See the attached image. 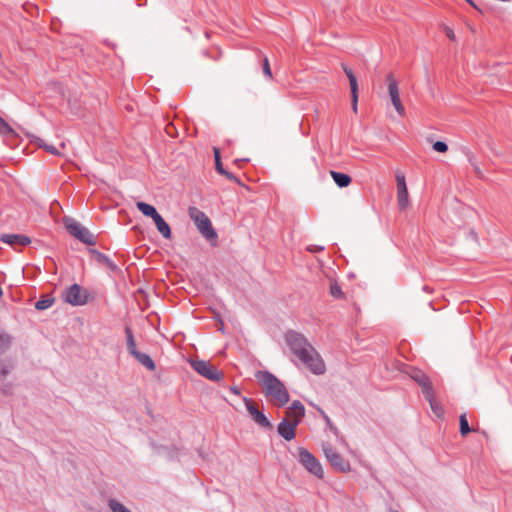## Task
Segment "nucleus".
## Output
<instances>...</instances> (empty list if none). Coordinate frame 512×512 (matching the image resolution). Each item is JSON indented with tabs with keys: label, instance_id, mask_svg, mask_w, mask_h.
I'll return each mask as SVG.
<instances>
[{
	"label": "nucleus",
	"instance_id": "obj_1",
	"mask_svg": "<svg viewBox=\"0 0 512 512\" xmlns=\"http://www.w3.org/2000/svg\"><path fill=\"white\" fill-rule=\"evenodd\" d=\"M285 342L293 355L313 374L322 375L326 371L325 363L308 341L300 332L288 330L284 336Z\"/></svg>",
	"mask_w": 512,
	"mask_h": 512
},
{
	"label": "nucleus",
	"instance_id": "obj_2",
	"mask_svg": "<svg viewBox=\"0 0 512 512\" xmlns=\"http://www.w3.org/2000/svg\"><path fill=\"white\" fill-rule=\"evenodd\" d=\"M256 377L264 388L265 396L274 405L283 407L289 402L290 396L285 385L275 375L269 371H259Z\"/></svg>",
	"mask_w": 512,
	"mask_h": 512
},
{
	"label": "nucleus",
	"instance_id": "obj_3",
	"mask_svg": "<svg viewBox=\"0 0 512 512\" xmlns=\"http://www.w3.org/2000/svg\"><path fill=\"white\" fill-rule=\"evenodd\" d=\"M189 215L197 226L198 231L208 241L217 239V233L212 227V223L207 215L199 209L192 207L189 208Z\"/></svg>",
	"mask_w": 512,
	"mask_h": 512
},
{
	"label": "nucleus",
	"instance_id": "obj_4",
	"mask_svg": "<svg viewBox=\"0 0 512 512\" xmlns=\"http://www.w3.org/2000/svg\"><path fill=\"white\" fill-rule=\"evenodd\" d=\"M64 225L67 231L82 243L89 246H93L96 244L94 235L75 219L71 217H66L64 219Z\"/></svg>",
	"mask_w": 512,
	"mask_h": 512
},
{
	"label": "nucleus",
	"instance_id": "obj_5",
	"mask_svg": "<svg viewBox=\"0 0 512 512\" xmlns=\"http://www.w3.org/2000/svg\"><path fill=\"white\" fill-rule=\"evenodd\" d=\"M89 298V291L76 283L63 292V300L72 306H83L88 303Z\"/></svg>",
	"mask_w": 512,
	"mask_h": 512
},
{
	"label": "nucleus",
	"instance_id": "obj_6",
	"mask_svg": "<svg viewBox=\"0 0 512 512\" xmlns=\"http://www.w3.org/2000/svg\"><path fill=\"white\" fill-rule=\"evenodd\" d=\"M297 459L299 463L305 467L311 474L318 478H323L324 472L319 460L310 453L306 448H298Z\"/></svg>",
	"mask_w": 512,
	"mask_h": 512
},
{
	"label": "nucleus",
	"instance_id": "obj_7",
	"mask_svg": "<svg viewBox=\"0 0 512 512\" xmlns=\"http://www.w3.org/2000/svg\"><path fill=\"white\" fill-rule=\"evenodd\" d=\"M190 365L199 375L208 380L219 381L223 378V373L209 361L191 360Z\"/></svg>",
	"mask_w": 512,
	"mask_h": 512
},
{
	"label": "nucleus",
	"instance_id": "obj_8",
	"mask_svg": "<svg viewBox=\"0 0 512 512\" xmlns=\"http://www.w3.org/2000/svg\"><path fill=\"white\" fill-rule=\"evenodd\" d=\"M323 452L330 465L337 471L348 472L350 463L340 455L330 444H323Z\"/></svg>",
	"mask_w": 512,
	"mask_h": 512
},
{
	"label": "nucleus",
	"instance_id": "obj_9",
	"mask_svg": "<svg viewBox=\"0 0 512 512\" xmlns=\"http://www.w3.org/2000/svg\"><path fill=\"white\" fill-rule=\"evenodd\" d=\"M386 81H387L388 93H389L392 105L394 106L397 113L399 115L403 116L405 114V108L400 100L398 83L392 74L387 75Z\"/></svg>",
	"mask_w": 512,
	"mask_h": 512
},
{
	"label": "nucleus",
	"instance_id": "obj_10",
	"mask_svg": "<svg viewBox=\"0 0 512 512\" xmlns=\"http://www.w3.org/2000/svg\"><path fill=\"white\" fill-rule=\"evenodd\" d=\"M243 402L247 411L249 412L252 419L257 423L260 427L270 429L272 428V424L269 419L265 416V414L258 410L257 406L254 402L247 397L243 398Z\"/></svg>",
	"mask_w": 512,
	"mask_h": 512
},
{
	"label": "nucleus",
	"instance_id": "obj_11",
	"mask_svg": "<svg viewBox=\"0 0 512 512\" xmlns=\"http://www.w3.org/2000/svg\"><path fill=\"white\" fill-rule=\"evenodd\" d=\"M410 376L415 382L419 384V386L422 389L424 397H431L433 387L431 385L429 377L420 369H412Z\"/></svg>",
	"mask_w": 512,
	"mask_h": 512
},
{
	"label": "nucleus",
	"instance_id": "obj_12",
	"mask_svg": "<svg viewBox=\"0 0 512 512\" xmlns=\"http://www.w3.org/2000/svg\"><path fill=\"white\" fill-rule=\"evenodd\" d=\"M397 181V200L398 206L401 210H404L409 203L408 190L406 186L405 176L402 174L396 175Z\"/></svg>",
	"mask_w": 512,
	"mask_h": 512
},
{
	"label": "nucleus",
	"instance_id": "obj_13",
	"mask_svg": "<svg viewBox=\"0 0 512 512\" xmlns=\"http://www.w3.org/2000/svg\"><path fill=\"white\" fill-rule=\"evenodd\" d=\"M304 416H305V408H304L303 404L300 401L295 400L287 408L284 418H288L289 422L297 421V426H298Z\"/></svg>",
	"mask_w": 512,
	"mask_h": 512
},
{
	"label": "nucleus",
	"instance_id": "obj_14",
	"mask_svg": "<svg viewBox=\"0 0 512 512\" xmlns=\"http://www.w3.org/2000/svg\"><path fill=\"white\" fill-rule=\"evenodd\" d=\"M297 428V421L289 422L288 418H283L277 426L278 434L286 441H291L295 438Z\"/></svg>",
	"mask_w": 512,
	"mask_h": 512
},
{
	"label": "nucleus",
	"instance_id": "obj_15",
	"mask_svg": "<svg viewBox=\"0 0 512 512\" xmlns=\"http://www.w3.org/2000/svg\"><path fill=\"white\" fill-rule=\"evenodd\" d=\"M343 70L349 80L350 89H351V97H352V108L354 112H357V104H358V83L356 76L353 71L347 66H343Z\"/></svg>",
	"mask_w": 512,
	"mask_h": 512
},
{
	"label": "nucleus",
	"instance_id": "obj_16",
	"mask_svg": "<svg viewBox=\"0 0 512 512\" xmlns=\"http://www.w3.org/2000/svg\"><path fill=\"white\" fill-rule=\"evenodd\" d=\"M0 240L11 246H26L31 242L29 237L19 234H3Z\"/></svg>",
	"mask_w": 512,
	"mask_h": 512
},
{
	"label": "nucleus",
	"instance_id": "obj_17",
	"mask_svg": "<svg viewBox=\"0 0 512 512\" xmlns=\"http://www.w3.org/2000/svg\"><path fill=\"white\" fill-rule=\"evenodd\" d=\"M90 253L94 256V259L99 263L105 265L110 271L118 272L120 271L119 267L115 262H113L107 255L104 253L91 249Z\"/></svg>",
	"mask_w": 512,
	"mask_h": 512
},
{
	"label": "nucleus",
	"instance_id": "obj_18",
	"mask_svg": "<svg viewBox=\"0 0 512 512\" xmlns=\"http://www.w3.org/2000/svg\"><path fill=\"white\" fill-rule=\"evenodd\" d=\"M153 221L157 227L158 232L165 239H170L171 238V229H170V226L167 224V222L164 220V218L160 214H158L156 217L153 218Z\"/></svg>",
	"mask_w": 512,
	"mask_h": 512
},
{
	"label": "nucleus",
	"instance_id": "obj_19",
	"mask_svg": "<svg viewBox=\"0 0 512 512\" xmlns=\"http://www.w3.org/2000/svg\"><path fill=\"white\" fill-rule=\"evenodd\" d=\"M125 335H126L127 350L130 355L135 357L140 351H138L136 348V341H135L132 329L129 326L125 327Z\"/></svg>",
	"mask_w": 512,
	"mask_h": 512
},
{
	"label": "nucleus",
	"instance_id": "obj_20",
	"mask_svg": "<svg viewBox=\"0 0 512 512\" xmlns=\"http://www.w3.org/2000/svg\"><path fill=\"white\" fill-rule=\"evenodd\" d=\"M330 175L333 178L334 182L337 186L340 188L347 187L351 183V177L348 174L337 172V171H330Z\"/></svg>",
	"mask_w": 512,
	"mask_h": 512
},
{
	"label": "nucleus",
	"instance_id": "obj_21",
	"mask_svg": "<svg viewBox=\"0 0 512 512\" xmlns=\"http://www.w3.org/2000/svg\"><path fill=\"white\" fill-rule=\"evenodd\" d=\"M136 207L140 212H142L143 215L151 217L152 219L159 214L154 206L145 202H137Z\"/></svg>",
	"mask_w": 512,
	"mask_h": 512
},
{
	"label": "nucleus",
	"instance_id": "obj_22",
	"mask_svg": "<svg viewBox=\"0 0 512 512\" xmlns=\"http://www.w3.org/2000/svg\"><path fill=\"white\" fill-rule=\"evenodd\" d=\"M134 358L148 370H155V363L148 354L139 352Z\"/></svg>",
	"mask_w": 512,
	"mask_h": 512
},
{
	"label": "nucleus",
	"instance_id": "obj_23",
	"mask_svg": "<svg viewBox=\"0 0 512 512\" xmlns=\"http://www.w3.org/2000/svg\"><path fill=\"white\" fill-rule=\"evenodd\" d=\"M13 338L7 332H0V355L4 354L11 346Z\"/></svg>",
	"mask_w": 512,
	"mask_h": 512
},
{
	"label": "nucleus",
	"instance_id": "obj_24",
	"mask_svg": "<svg viewBox=\"0 0 512 512\" xmlns=\"http://www.w3.org/2000/svg\"><path fill=\"white\" fill-rule=\"evenodd\" d=\"M214 155H215V167H216L217 172L222 174V175H225L228 179H235L233 174L227 172L223 168L221 160H220V153H219V150L217 148H214Z\"/></svg>",
	"mask_w": 512,
	"mask_h": 512
},
{
	"label": "nucleus",
	"instance_id": "obj_25",
	"mask_svg": "<svg viewBox=\"0 0 512 512\" xmlns=\"http://www.w3.org/2000/svg\"><path fill=\"white\" fill-rule=\"evenodd\" d=\"M108 506L112 512H131L127 507L115 499H110Z\"/></svg>",
	"mask_w": 512,
	"mask_h": 512
},
{
	"label": "nucleus",
	"instance_id": "obj_26",
	"mask_svg": "<svg viewBox=\"0 0 512 512\" xmlns=\"http://www.w3.org/2000/svg\"><path fill=\"white\" fill-rule=\"evenodd\" d=\"M425 399L429 402L430 407L435 415L440 416L443 413L441 406L434 399V391L431 392V397Z\"/></svg>",
	"mask_w": 512,
	"mask_h": 512
},
{
	"label": "nucleus",
	"instance_id": "obj_27",
	"mask_svg": "<svg viewBox=\"0 0 512 512\" xmlns=\"http://www.w3.org/2000/svg\"><path fill=\"white\" fill-rule=\"evenodd\" d=\"M459 422H460V433H461V435L462 436L467 435L471 431V428H470V426L468 424V420H467L466 414H461L460 415Z\"/></svg>",
	"mask_w": 512,
	"mask_h": 512
},
{
	"label": "nucleus",
	"instance_id": "obj_28",
	"mask_svg": "<svg viewBox=\"0 0 512 512\" xmlns=\"http://www.w3.org/2000/svg\"><path fill=\"white\" fill-rule=\"evenodd\" d=\"M13 134L14 130L12 127L3 118L0 117V135L9 136Z\"/></svg>",
	"mask_w": 512,
	"mask_h": 512
},
{
	"label": "nucleus",
	"instance_id": "obj_29",
	"mask_svg": "<svg viewBox=\"0 0 512 512\" xmlns=\"http://www.w3.org/2000/svg\"><path fill=\"white\" fill-rule=\"evenodd\" d=\"M54 300L51 298H43L36 302L35 308L37 310H45L52 306Z\"/></svg>",
	"mask_w": 512,
	"mask_h": 512
},
{
	"label": "nucleus",
	"instance_id": "obj_30",
	"mask_svg": "<svg viewBox=\"0 0 512 512\" xmlns=\"http://www.w3.org/2000/svg\"><path fill=\"white\" fill-rule=\"evenodd\" d=\"M36 143L38 144L39 147L44 148L50 154L59 155V151L57 150L56 147H54L53 145L46 144L42 139L37 138Z\"/></svg>",
	"mask_w": 512,
	"mask_h": 512
},
{
	"label": "nucleus",
	"instance_id": "obj_31",
	"mask_svg": "<svg viewBox=\"0 0 512 512\" xmlns=\"http://www.w3.org/2000/svg\"><path fill=\"white\" fill-rule=\"evenodd\" d=\"M330 293L333 297L336 298H341L343 296L342 289L337 283H334L330 286Z\"/></svg>",
	"mask_w": 512,
	"mask_h": 512
},
{
	"label": "nucleus",
	"instance_id": "obj_32",
	"mask_svg": "<svg viewBox=\"0 0 512 512\" xmlns=\"http://www.w3.org/2000/svg\"><path fill=\"white\" fill-rule=\"evenodd\" d=\"M433 149L437 152L444 153L448 150V145L443 141H436L433 144Z\"/></svg>",
	"mask_w": 512,
	"mask_h": 512
},
{
	"label": "nucleus",
	"instance_id": "obj_33",
	"mask_svg": "<svg viewBox=\"0 0 512 512\" xmlns=\"http://www.w3.org/2000/svg\"><path fill=\"white\" fill-rule=\"evenodd\" d=\"M263 73L268 77V78H272V72H271V68H270V64H269V61H268V58H264L263 60Z\"/></svg>",
	"mask_w": 512,
	"mask_h": 512
},
{
	"label": "nucleus",
	"instance_id": "obj_34",
	"mask_svg": "<svg viewBox=\"0 0 512 512\" xmlns=\"http://www.w3.org/2000/svg\"><path fill=\"white\" fill-rule=\"evenodd\" d=\"M9 374V368L3 363H0V380Z\"/></svg>",
	"mask_w": 512,
	"mask_h": 512
},
{
	"label": "nucleus",
	"instance_id": "obj_35",
	"mask_svg": "<svg viewBox=\"0 0 512 512\" xmlns=\"http://www.w3.org/2000/svg\"><path fill=\"white\" fill-rule=\"evenodd\" d=\"M444 31H445L446 36H447L450 40H452V41H454V40H455V34H454V31H453L450 27H445Z\"/></svg>",
	"mask_w": 512,
	"mask_h": 512
},
{
	"label": "nucleus",
	"instance_id": "obj_36",
	"mask_svg": "<svg viewBox=\"0 0 512 512\" xmlns=\"http://www.w3.org/2000/svg\"><path fill=\"white\" fill-rule=\"evenodd\" d=\"M308 251L310 252H318V251H322L323 250V247L321 246H313V245H310L308 246Z\"/></svg>",
	"mask_w": 512,
	"mask_h": 512
},
{
	"label": "nucleus",
	"instance_id": "obj_37",
	"mask_svg": "<svg viewBox=\"0 0 512 512\" xmlns=\"http://www.w3.org/2000/svg\"><path fill=\"white\" fill-rule=\"evenodd\" d=\"M229 389H230V391H231L233 394H235V395H240V390H239V388H238V387H236V386H231Z\"/></svg>",
	"mask_w": 512,
	"mask_h": 512
},
{
	"label": "nucleus",
	"instance_id": "obj_38",
	"mask_svg": "<svg viewBox=\"0 0 512 512\" xmlns=\"http://www.w3.org/2000/svg\"><path fill=\"white\" fill-rule=\"evenodd\" d=\"M470 234H471V236L473 237V239L477 240V235H476V233H475V232L471 231V233H470Z\"/></svg>",
	"mask_w": 512,
	"mask_h": 512
},
{
	"label": "nucleus",
	"instance_id": "obj_39",
	"mask_svg": "<svg viewBox=\"0 0 512 512\" xmlns=\"http://www.w3.org/2000/svg\"><path fill=\"white\" fill-rule=\"evenodd\" d=\"M324 417H325L326 421H327L328 423H330V419H329V417H328L327 415H324Z\"/></svg>",
	"mask_w": 512,
	"mask_h": 512
},
{
	"label": "nucleus",
	"instance_id": "obj_40",
	"mask_svg": "<svg viewBox=\"0 0 512 512\" xmlns=\"http://www.w3.org/2000/svg\"><path fill=\"white\" fill-rule=\"evenodd\" d=\"M468 3L473 5V2L471 0H466Z\"/></svg>",
	"mask_w": 512,
	"mask_h": 512
},
{
	"label": "nucleus",
	"instance_id": "obj_41",
	"mask_svg": "<svg viewBox=\"0 0 512 512\" xmlns=\"http://www.w3.org/2000/svg\"><path fill=\"white\" fill-rule=\"evenodd\" d=\"M389 512H398L397 510H389Z\"/></svg>",
	"mask_w": 512,
	"mask_h": 512
}]
</instances>
